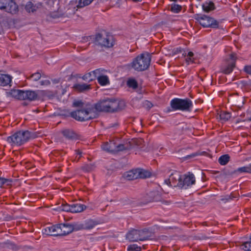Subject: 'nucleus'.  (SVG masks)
<instances>
[{"label":"nucleus","mask_w":251,"mask_h":251,"mask_svg":"<svg viewBox=\"0 0 251 251\" xmlns=\"http://www.w3.org/2000/svg\"><path fill=\"white\" fill-rule=\"evenodd\" d=\"M124 101H118L114 99H106L100 100L99 102L92 104L94 112H105L114 113L123 110L126 107Z\"/></svg>","instance_id":"1"},{"label":"nucleus","mask_w":251,"mask_h":251,"mask_svg":"<svg viewBox=\"0 0 251 251\" xmlns=\"http://www.w3.org/2000/svg\"><path fill=\"white\" fill-rule=\"evenodd\" d=\"M69 115L76 121L83 122L96 118L98 113L94 112L92 104L87 103L83 108L72 111L69 113Z\"/></svg>","instance_id":"2"},{"label":"nucleus","mask_w":251,"mask_h":251,"mask_svg":"<svg viewBox=\"0 0 251 251\" xmlns=\"http://www.w3.org/2000/svg\"><path fill=\"white\" fill-rule=\"evenodd\" d=\"M151 61V54L148 52H145L136 56L128 66L135 71H144L148 69Z\"/></svg>","instance_id":"3"},{"label":"nucleus","mask_w":251,"mask_h":251,"mask_svg":"<svg viewBox=\"0 0 251 251\" xmlns=\"http://www.w3.org/2000/svg\"><path fill=\"white\" fill-rule=\"evenodd\" d=\"M165 182L171 186L186 189L188 187V175L181 176L178 172L175 171L170 175L169 178L166 179Z\"/></svg>","instance_id":"4"},{"label":"nucleus","mask_w":251,"mask_h":251,"mask_svg":"<svg viewBox=\"0 0 251 251\" xmlns=\"http://www.w3.org/2000/svg\"><path fill=\"white\" fill-rule=\"evenodd\" d=\"M94 43L95 45L101 48L109 49L112 48L114 46L115 40L111 34L103 32L96 34Z\"/></svg>","instance_id":"5"},{"label":"nucleus","mask_w":251,"mask_h":251,"mask_svg":"<svg viewBox=\"0 0 251 251\" xmlns=\"http://www.w3.org/2000/svg\"><path fill=\"white\" fill-rule=\"evenodd\" d=\"M151 237V232L147 228L141 230L132 229L126 234V239L131 242L146 241L149 240Z\"/></svg>","instance_id":"6"},{"label":"nucleus","mask_w":251,"mask_h":251,"mask_svg":"<svg viewBox=\"0 0 251 251\" xmlns=\"http://www.w3.org/2000/svg\"><path fill=\"white\" fill-rule=\"evenodd\" d=\"M151 176V173L142 169H132L125 174V177L129 180L138 178H146Z\"/></svg>","instance_id":"7"},{"label":"nucleus","mask_w":251,"mask_h":251,"mask_svg":"<svg viewBox=\"0 0 251 251\" xmlns=\"http://www.w3.org/2000/svg\"><path fill=\"white\" fill-rule=\"evenodd\" d=\"M0 9L11 14H16L19 11V6L15 0H0Z\"/></svg>","instance_id":"8"},{"label":"nucleus","mask_w":251,"mask_h":251,"mask_svg":"<svg viewBox=\"0 0 251 251\" xmlns=\"http://www.w3.org/2000/svg\"><path fill=\"white\" fill-rule=\"evenodd\" d=\"M171 107L174 110H188V99L175 98L171 101Z\"/></svg>","instance_id":"9"},{"label":"nucleus","mask_w":251,"mask_h":251,"mask_svg":"<svg viewBox=\"0 0 251 251\" xmlns=\"http://www.w3.org/2000/svg\"><path fill=\"white\" fill-rule=\"evenodd\" d=\"M236 58V53H232L226 59V65L221 69L223 73L229 74L233 71L235 66Z\"/></svg>","instance_id":"10"},{"label":"nucleus","mask_w":251,"mask_h":251,"mask_svg":"<svg viewBox=\"0 0 251 251\" xmlns=\"http://www.w3.org/2000/svg\"><path fill=\"white\" fill-rule=\"evenodd\" d=\"M198 21L203 27L217 28L218 26V22L216 20L206 15L199 17Z\"/></svg>","instance_id":"11"},{"label":"nucleus","mask_w":251,"mask_h":251,"mask_svg":"<svg viewBox=\"0 0 251 251\" xmlns=\"http://www.w3.org/2000/svg\"><path fill=\"white\" fill-rule=\"evenodd\" d=\"M20 136H21V132L19 131H17L11 136L8 137L7 141L12 145L21 146L23 145L24 140L20 139Z\"/></svg>","instance_id":"12"},{"label":"nucleus","mask_w":251,"mask_h":251,"mask_svg":"<svg viewBox=\"0 0 251 251\" xmlns=\"http://www.w3.org/2000/svg\"><path fill=\"white\" fill-rule=\"evenodd\" d=\"M19 132H21L20 139L24 140L23 144L28 142L29 140L35 139L38 137L37 133L28 130H20Z\"/></svg>","instance_id":"13"},{"label":"nucleus","mask_w":251,"mask_h":251,"mask_svg":"<svg viewBox=\"0 0 251 251\" xmlns=\"http://www.w3.org/2000/svg\"><path fill=\"white\" fill-rule=\"evenodd\" d=\"M23 100H28L29 101L35 100L37 99L38 93L36 91L23 90Z\"/></svg>","instance_id":"14"},{"label":"nucleus","mask_w":251,"mask_h":251,"mask_svg":"<svg viewBox=\"0 0 251 251\" xmlns=\"http://www.w3.org/2000/svg\"><path fill=\"white\" fill-rule=\"evenodd\" d=\"M161 199V195L158 191H151L146 196V200L148 202L158 201H160Z\"/></svg>","instance_id":"15"},{"label":"nucleus","mask_w":251,"mask_h":251,"mask_svg":"<svg viewBox=\"0 0 251 251\" xmlns=\"http://www.w3.org/2000/svg\"><path fill=\"white\" fill-rule=\"evenodd\" d=\"M74 90L79 93H84L91 89V85L85 83H76L73 86Z\"/></svg>","instance_id":"16"},{"label":"nucleus","mask_w":251,"mask_h":251,"mask_svg":"<svg viewBox=\"0 0 251 251\" xmlns=\"http://www.w3.org/2000/svg\"><path fill=\"white\" fill-rule=\"evenodd\" d=\"M61 133L64 137L70 140L78 139L77 134L71 129H65L61 131Z\"/></svg>","instance_id":"17"},{"label":"nucleus","mask_w":251,"mask_h":251,"mask_svg":"<svg viewBox=\"0 0 251 251\" xmlns=\"http://www.w3.org/2000/svg\"><path fill=\"white\" fill-rule=\"evenodd\" d=\"M101 148L103 151L115 153L116 142L114 141L106 142L102 145Z\"/></svg>","instance_id":"18"},{"label":"nucleus","mask_w":251,"mask_h":251,"mask_svg":"<svg viewBox=\"0 0 251 251\" xmlns=\"http://www.w3.org/2000/svg\"><path fill=\"white\" fill-rule=\"evenodd\" d=\"M23 90L12 89L6 93L7 97H11L15 99L23 100Z\"/></svg>","instance_id":"19"},{"label":"nucleus","mask_w":251,"mask_h":251,"mask_svg":"<svg viewBox=\"0 0 251 251\" xmlns=\"http://www.w3.org/2000/svg\"><path fill=\"white\" fill-rule=\"evenodd\" d=\"M132 149L129 142H126L122 144H118L116 142L115 152L122 151L126 150H129Z\"/></svg>","instance_id":"20"},{"label":"nucleus","mask_w":251,"mask_h":251,"mask_svg":"<svg viewBox=\"0 0 251 251\" xmlns=\"http://www.w3.org/2000/svg\"><path fill=\"white\" fill-rule=\"evenodd\" d=\"M86 206L81 203H73L72 204V213H79L86 209Z\"/></svg>","instance_id":"21"},{"label":"nucleus","mask_w":251,"mask_h":251,"mask_svg":"<svg viewBox=\"0 0 251 251\" xmlns=\"http://www.w3.org/2000/svg\"><path fill=\"white\" fill-rule=\"evenodd\" d=\"M12 77L6 74H0V85L6 86L10 83Z\"/></svg>","instance_id":"22"},{"label":"nucleus","mask_w":251,"mask_h":251,"mask_svg":"<svg viewBox=\"0 0 251 251\" xmlns=\"http://www.w3.org/2000/svg\"><path fill=\"white\" fill-rule=\"evenodd\" d=\"M200 54L198 52L194 53L189 51V65L190 64H199L200 63L199 58Z\"/></svg>","instance_id":"23"},{"label":"nucleus","mask_w":251,"mask_h":251,"mask_svg":"<svg viewBox=\"0 0 251 251\" xmlns=\"http://www.w3.org/2000/svg\"><path fill=\"white\" fill-rule=\"evenodd\" d=\"M37 5H34L31 1H28L25 6V9L28 13H33L36 11L37 9L39 7L38 5L41 6L42 3H38Z\"/></svg>","instance_id":"24"},{"label":"nucleus","mask_w":251,"mask_h":251,"mask_svg":"<svg viewBox=\"0 0 251 251\" xmlns=\"http://www.w3.org/2000/svg\"><path fill=\"white\" fill-rule=\"evenodd\" d=\"M62 225V230L63 232L64 235H68L74 230L73 226L72 224L69 223L61 224Z\"/></svg>","instance_id":"25"},{"label":"nucleus","mask_w":251,"mask_h":251,"mask_svg":"<svg viewBox=\"0 0 251 251\" xmlns=\"http://www.w3.org/2000/svg\"><path fill=\"white\" fill-rule=\"evenodd\" d=\"M131 144L132 148L136 147L139 148H142L144 146V140L141 138L134 139L131 141H129Z\"/></svg>","instance_id":"26"},{"label":"nucleus","mask_w":251,"mask_h":251,"mask_svg":"<svg viewBox=\"0 0 251 251\" xmlns=\"http://www.w3.org/2000/svg\"><path fill=\"white\" fill-rule=\"evenodd\" d=\"M202 9L206 12H209L215 9L214 3L212 1H206L202 5Z\"/></svg>","instance_id":"27"},{"label":"nucleus","mask_w":251,"mask_h":251,"mask_svg":"<svg viewBox=\"0 0 251 251\" xmlns=\"http://www.w3.org/2000/svg\"><path fill=\"white\" fill-rule=\"evenodd\" d=\"M43 233L47 235L55 236V225L48 226L44 228L43 229Z\"/></svg>","instance_id":"28"},{"label":"nucleus","mask_w":251,"mask_h":251,"mask_svg":"<svg viewBox=\"0 0 251 251\" xmlns=\"http://www.w3.org/2000/svg\"><path fill=\"white\" fill-rule=\"evenodd\" d=\"M174 54H176L179 53H182V55L185 57L186 62L188 64V50H184L181 48L175 49L173 50Z\"/></svg>","instance_id":"29"},{"label":"nucleus","mask_w":251,"mask_h":251,"mask_svg":"<svg viewBox=\"0 0 251 251\" xmlns=\"http://www.w3.org/2000/svg\"><path fill=\"white\" fill-rule=\"evenodd\" d=\"M126 85L129 88L133 89H136L138 87V83L137 80L132 77L129 78L126 82Z\"/></svg>","instance_id":"30"},{"label":"nucleus","mask_w":251,"mask_h":251,"mask_svg":"<svg viewBox=\"0 0 251 251\" xmlns=\"http://www.w3.org/2000/svg\"><path fill=\"white\" fill-rule=\"evenodd\" d=\"M81 78L83 80L88 82L92 81L96 79V76L93 75L92 72L85 74Z\"/></svg>","instance_id":"31"},{"label":"nucleus","mask_w":251,"mask_h":251,"mask_svg":"<svg viewBox=\"0 0 251 251\" xmlns=\"http://www.w3.org/2000/svg\"><path fill=\"white\" fill-rule=\"evenodd\" d=\"M72 204H69L66 202L62 203L61 205L58 206L57 209L59 211L72 212Z\"/></svg>","instance_id":"32"},{"label":"nucleus","mask_w":251,"mask_h":251,"mask_svg":"<svg viewBox=\"0 0 251 251\" xmlns=\"http://www.w3.org/2000/svg\"><path fill=\"white\" fill-rule=\"evenodd\" d=\"M98 81L101 86H104L109 84V80L107 75H101L98 76Z\"/></svg>","instance_id":"33"},{"label":"nucleus","mask_w":251,"mask_h":251,"mask_svg":"<svg viewBox=\"0 0 251 251\" xmlns=\"http://www.w3.org/2000/svg\"><path fill=\"white\" fill-rule=\"evenodd\" d=\"M83 224L85 229H90L97 225V223L93 220L89 219L85 221Z\"/></svg>","instance_id":"34"},{"label":"nucleus","mask_w":251,"mask_h":251,"mask_svg":"<svg viewBox=\"0 0 251 251\" xmlns=\"http://www.w3.org/2000/svg\"><path fill=\"white\" fill-rule=\"evenodd\" d=\"M230 156L228 154H225L220 156L218 159L219 163L222 165H226L229 161Z\"/></svg>","instance_id":"35"},{"label":"nucleus","mask_w":251,"mask_h":251,"mask_svg":"<svg viewBox=\"0 0 251 251\" xmlns=\"http://www.w3.org/2000/svg\"><path fill=\"white\" fill-rule=\"evenodd\" d=\"M235 173H251V164L247 166H244L238 168L237 170L234 171Z\"/></svg>","instance_id":"36"},{"label":"nucleus","mask_w":251,"mask_h":251,"mask_svg":"<svg viewBox=\"0 0 251 251\" xmlns=\"http://www.w3.org/2000/svg\"><path fill=\"white\" fill-rule=\"evenodd\" d=\"M94 0H79L77 7L78 8H83L89 5Z\"/></svg>","instance_id":"37"},{"label":"nucleus","mask_w":251,"mask_h":251,"mask_svg":"<svg viewBox=\"0 0 251 251\" xmlns=\"http://www.w3.org/2000/svg\"><path fill=\"white\" fill-rule=\"evenodd\" d=\"M62 225L61 224H57L55 225V236H64L63 232L62 230Z\"/></svg>","instance_id":"38"},{"label":"nucleus","mask_w":251,"mask_h":251,"mask_svg":"<svg viewBox=\"0 0 251 251\" xmlns=\"http://www.w3.org/2000/svg\"><path fill=\"white\" fill-rule=\"evenodd\" d=\"M220 119L225 122L228 121L231 117L230 113L226 112H221L219 115Z\"/></svg>","instance_id":"39"},{"label":"nucleus","mask_w":251,"mask_h":251,"mask_svg":"<svg viewBox=\"0 0 251 251\" xmlns=\"http://www.w3.org/2000/svg\"><path fill=\"white\" fill-rule=\"evenodd\" d=\"M95 165L92 164H86L81 167V170L84 172H89L93 170Z\"/></svg>","instance_id":"40"},{"label":"nucleus","mask_w":251,"mask_h":251,"mask_svg":"<svg viewBox=\"0 0 251 251\" xmlns=\"http://www.w3.org/2000/svg\"><path fill=\"white\" fill-rule=\"evenodd\" d=\"M250 241L244 242L242 245V249L246 251H251V235L250 236Z\"/></svg>","instance_id":"41"},{"label":"nucleus","mask_w":251,"mask_h":251,"mask_svg":"<svg viewBox=\"0 0 251 251\" xmlns=\"http://www.w3.org/2000/svg\"><path fill=\"white\" fill-rule=\"evenodd\" d=\"M127 251H141V247L136 244H131L127 247Z\"/></svg>","instance_id":"42"},{"label":"nucleus","mask_w":251,"mask_h":251,"mask_svg":"<svg viewBox=\"0 0 251 251\" xmlns=\"http://www.w3.org/2000/svg\"><path fill=\"white\" fill-rule=\"evenodd\" d=\"M171 10L174 13H178L181 9V6L175 3L172 4L170 8Z\"/></svg>","instance_id":"43"},{"label":"nucleus","mask_w":251,"mask_h":251,"mask_svg":"<svg viewBox=\"0 0 251 251\" xmlns=\"http://www.w3.org/2000/svg\"><path fill=\"white\" fill-rule=\"evenodd\" d=\"M41 77V75L39 72H36L34 74H32L30 76L28 77V79H32L34 81H38L40 79Z\"/></svg>","instance_id":"44"},{"label":"nucleus","mask_w":251,"mask_h":251,"mask_svg":"<svg viewBox=\"0 0 251 251\" xmlns=\"http://www.w3.org/2000/svg\"><path fill=\"white\" fill-rule=\"evenodd\" d=\"M84 104L81 100H75L73 103V106L75 107H80L83 108L84 107Z\"/></svg>","instance_id":"45"},{"label":"nucleus","mask_w":251,"mask_h":251,"mask_svg":"<svg viewBox=\"0 0 251 251\" xmlns=\"http://www.w3.org/2000/svg\"><path fill=\"white\" fill-rule=\"evenodd\" d=\"M195 181L194 175L189 173V189L192 187L191 186L195 183Z\"/></svg>","instance_id":"46"},{"label":"nucleus","mask_w":251,"mask_h":251,"mask_svg":"<svg viewBox=\"0 0 251 251\" xmlns=\"http://www.w3.org/2000/svg\"><path fill=\"white\" fill-rule=\"evenodd\" d=\"M103 71V70L100 68L92 71V73L96 75V78L98 79V76L101 75L102 74Z\"/></svg>","instance_id":"47"},{"label":"nucleus","mask_w":251,"mask_h":251,"mask_svg":"<svg viewBox=\"0 0 251 251\" xmlns=\"http://www.w3.org/2000/svg\"><path fill=\"white\" fill-rule=\"evenodd\" d=\"M74 230H79L81 229H85L83 224H76L73 225Z\"/></svg>","instance_id":"48"},{"label":"nucleus","mask_w":251,"mask_h":251,"mask_svg":"<svg viewBox=\"0 0 251 251\" xmlns=\"http://www.w3.org/2000/svg\"><path fill=\"white\" fill-rule=\"evenodd\" d=\"M11 182V180L5 179L2 177H0V187H2L4 184L7 183V185H8Z\"/></svg>","instance_id":"49"},{"label":"nucleus","mask_w":251,"mask_h":251,"mask_svg":"<svg viewBox=\"0 0 251 251\" xmlns=\"http://www.w3.org/2000/svg\"><path fill=\"white\" fill-rule=\"evenodd\" d=\"M6 244L7 245V247L8 248L13 250L17 251L19 249V248L16 245L12 243H7Z\"/></svg>","instance_id":"50"},{"label":"nucleus","mask_w":251,"mask_h":251,"mask_svg":"<svg viewBox=\"0 0 251 251\" xmlns=\"http://www.w3.org/2000/svg\"><path fill=\"white\" fill-rule=\"evenodd\" d=\"M143 104H144V106L146 108L148 109H151L153 106L152 103L149 100H145Z\"/></svg>","instance_id":"51"},{"label":"nucleus","mask_w":251,"mask_h":251,"mask_svg":"<svg viewBox=\"0 0 251 251\" xmlns=\"http://www.w3.org/2000/svg\"><path fill=\"white\" fill-rule=\"evenodd\" d=\"M244 71L248 75H251V65H247L244 67Z\"/></svg>","instance_id":"52"},{"label":"nucleus","mask_w":251,"mask_h":251,"mask_svg":"<svg viewBox=\"0 0 251 251\" xmlns=\"http://www.w3.org/2000/svg\"><path fill=\"white\" fill-rule=\"evenodd\" d=\"M204 153H206V152L205 151H203L201 152V153H200L199 152H196L194 153H192V154H189V158H193L198 155H200V154H203Z\"/></svg>","instance_id":"53"},{"label":"nucleus","mask_w":251,"mask_h":251,"mask_svg":"<svg viewBox=\"0 0 251 251\" xmlns=\"http://www.w3.org/2000/svg\"><path fill=\"white\" fill-rule=\"evenodd\" d=\"M40 84L42 85H49L50 84V82L49 80H45L40 81Z\"/></svg>","instance_id":"54"},{"label":"nucleus","mask_w":251,"mask_h":251,"mask_svg":"<svg viewBox=\"0 0 251 251\" xmlns=\"http://www.w3.org/2000/svg\"><path fill=\"white\" fill-rule=\"evenodd\" d=\"M189 112L190 111H191L192 110H194L195 111H197V109H196L195 108H193V105H192V102L191 100H189Z\"/></svg>","instance_id":"55"},{"label":"nucleus","mask_w":251,"mask_h":251,"mask_svg":"<svg viewBox=\"0 0 251 251\" xmlns=\"http://www.w3.org/2000/svg\"><path fill=\"white\" fill-rule=\"evenodd\" d=\"M230 199H231V198L230 196H226L224 198H222L221 199V200L222 201H228Z\"/></svg>","instance_id":"56"},{"label":"nucleus","mask_w":251,"mask_h":251,"mask_svg":"<svg viewBox=\"0 0 251 251\" xmlns=\"http://www.w3.org/2000/svg\"><path fill=\"white\" fill-rule=\"evenodd\" d=\"M211 237L210 236H205V235H202L201 238H200L199 239H207V238H210Z\"/></svg>","instance_id":"57"},{"label":"nucleus","mask_w":251,"mask_h":251,"mask_svg":"<svg viewBox=\"0 0 251 251\" xmlns=\"http://www.w3.org/2000/svg\"><path fill=\"white\" fill-rule=\"evenodd\" d=\"M52 81L53 83L54 84H56V83H59V80L58 79H54L53 80H52Z\"/></svg>","instance_id":"58"},{"label":"nucleus","mask_w":251,"mask_h":251,"mask_svg":"<svg viewBox=\"0 0 251 251\" xmlns=\"http://www.w3.org/2000/svg\"><path fill=\"white\" fill-rule=\"evenodd\" d=\"M76 153L78 155H81L82 154V152L79 150H75Z\"/></svg>","instance_id":"59"},{"label":"nucleus","mask_w":251,"mask_h":251,"mask_svg":"<svg viewBox=\"0 0 251 251\" xmlns=\"http://www.w3.org/2000/svg\"><path fill=\"white\" fill-rule=\"evenodd\" d=\"M66 92V90L64 89H62L61 95H63Z\"/></svg>","instance_id":"60"},{"label":"nucleus","mask_w":251,"mask_h":251,"mask_svg":"<svg viewBox=\"0 0 251 251\" xmlns=\"http://www.w3.org/2000/svg\"><path fill=\"white\" fill-rule=\"evenodd\" d=\"M197 191V190H196V188L193 189H192V191H191L189 190V193H190V192H192V193H193V192H195V191Z\"/></svg>","instance_id":"61"},{"label":"nucleus","mask_w":251,"mask_h":251,"mask_svg":"<svg viewBox=\"0 0 251 251\" xmlns=\"http://www.w3.org/2000/svg\"><path fill=\"white\" fill-rule=\"evenodd\" d=\"M180 158H184V159H187L188 158V155H186L185 156H182V157H179Z\"/></svg>","instance_id":"62"},{"label":"nucleus","mask_w":251,"mask_h":251,"mask_svg":"<svg viewBox=\"0 0 251 251\" xmlns=\"http://www.w3.org/2000/svg\"><path fill=\"white\" fill-rule=\"evenodd\" d=\"M202 225L203 226H207L206 222H204L202 223Z\"/></svg>","instance_id":"63"},{"label":"nucleus","mask_w":251,"mask_h":251,"mask_svg":"<svg viewBox=\"0 0 251 251\" xmlns=\"http://www.w3.org/2000/svg\"><path fill=\"white\" fill-rule=\"evenodd\" d=\"M23 104L24 105H26V102H24L23 103Z\"/></svg>","instance_id":"64"}]
</instances>
